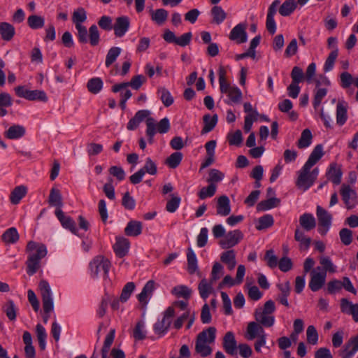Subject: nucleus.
<instances>
[{
	"label": "nucleus",
	"mask_w": 358,
	"mask_h": 358,
	"mask_svg": "<svg viewBox=\"0 0 358 358\" xmlns=\"http://www.w3.org/2000/svg\"><path fill=\"white\" fill-rule=\"evenodd\" d=\"M280 200L275 197H271L266 200L261 201L257 206L258 211H265L280 205Z\"/></svg>",
	"instance_id": "obj_36"
},
{
	"label": "nucleus",
	"mask_w": 358,
	"mask_h": 358,
	"mask_svg": "<svg viewBox=\"0 0 358 358\" xmlns=\"http://www.w3.org/2000/svg\"><path fill=\"white\" fill-rule=\"evenodd\" d=\"M88 39L90 43L92 46H96L99 44L100 41V35L98 27L96 24H92L89 28Z\"/></svg>",
	"instance_id": "obj_54"
},
{
	"label": "nucleus",
	"mask_w": 358,
	"mask_h": 358,
	"mask_svg": "<svg viewBox=\"0 0 358 358\" xmlns=\"http://www.w3.org/2000/svg\"><path fill=\"white\" fill-rule=\"evenodd\" d=\"M341 195L342 196V199L345 204L347 208L350 209L352 207L350 204V200L351 198H354L356 196L357 193L355 190H353L350 185L346 184H343L340 190Z\"/></svg>",
	"instance_id": "obj_26"
},
{
	"label": "nucleus",
	"mask_w": 358,
	"mask_h": 358,
	"mask_svg": "<svg viewBox=\"0 0 358 358\" xmlns=\"http://www.w3.org/2000/svg\"><path fill=\"white\" fill-rule=\"evenodd\" d=\"M243 238V234L240 230L230 231L220 241L219 244L222 248L228 249L237 245Z\"/></svg>",
	"instance_id": "obj_8"
},
{
	"label": "nucleus",
	"mask_w": 358,
	"mask_h": 358,
	"mask_svg": "<svg viewBox=\"0 0 358 358\" xmlns=\"http://www.w3.org/2000/svg\"><path fill=\"white\" fill-rule=\"evenodd\" d=\"M38 288L41 292L43 308L45 313V315L43 317V322L47 323L50 317V313L54 308L51 288L49 283L45 280H41L40 281Z\"/></svg>",
	"instance_id": "obj_3"
},
{
	"label": "nucleus",
	"mask_w": 358,
	"mask_h": 358,
	"mask_svg": "<svg viewBox=\"0 0 358 358\" xmlns=\"http://www.w3.org/2000/svg\"><path fill=\"white\" fill-rule=\"evenodd\" d=\"M338 55V48H336L333 50L328 55L324 64V71L329 72L331 71L334 68V63Z\"/></svg>",
	"instance_id": "obj_50"
},
{
	"label": "nucleus",
	"mask_w": 358,
	"mask_h": 358,
	"mask_svg": "<svg viewBox=\"0 0 358 358\" xmlns=\"http://www.w3.org/2000/svg\"><path fill=\"white\" fill-rule=\"evenodd\" d=\"M347 119V106L344 102L339 101L336 106V122L342 126L345 123Z\"/></svg>",
	"instance_id": "obj_39"
},
{
	"label": "nucleus",
	"mask_w": 358,
	"mask_h": 358,
	"mask_svg": "<svg viewBox=\"0 0 358 358\" xmlns=\"http://www.w3.org/2000/svg\"><path fill=\"white\" fill-rule=\"evenodd\" d=\"M171 293L177 297H182L187 300L191 296L192 289L186 285H178L172 289Z\"/></svg>",
	"instance_id": "obj_49"
},
{
	"label": "nucleus",
	"mask_w": 358,
	"mask_h": 358,
	"mask_svg": "<svg viewBox=\"0 0 358 358\" xmlns=\"http://www.w3.org/2000/svg\"><path fill=\"white\" fill-rule=\"evenodd\" d=\"M25 128L19 124H14L5 132V136L8 139H17L25 134Z\"/></svg>",
	"instance_id": "obj_30"
},
{
	"label": "nucleus",
	"mask_w": 358,
	"mask_h": 358,
	"mask_svg": "<svg viewBox=\"0 0 358 358\" xmlns=\"http://www.w3.org/2000/svg\"><path fill=\"white\" fill-rule=\"evenodd\" d=\"M217 214L223 217L227 216L231 213L230 200L226 195H222L217 199L216 206Z\"/></svg>",
	"instance_id": "obj_19"
},
{
	"label": "nucleus",
	"mask_w": 358,
	"mask_h": 358,
	"mask_svg": "<svg viewBox=\"0 0 358 358\" xmlns=\"http://www.w3.org/2000/svg\"><path fill=\"white\" fill-rule=\"evenodd\" d=\"M55 215L61 222L63 227L76 234L78 229L75 221L69 216H66L62 209L55 210Z\"/></svg>",
	"instance_id": "obj_15"
},
{
	"label": "nucleus",
	"mask_w": 358,
	"mask_h": 358,
	"mask_svg": "<svg viewBox=\"0 0 358 358\" xmlns=\"http://www.w3.org/2000/svg\"><path fill=\"white\" fill-rule=\"evenodd\" d=\"M339 236L342 243L345 245H349L352 241V231L347 228L341 229Z\"/></svg>",
	"instance_id": "obj_63"
},
{
	"label": "nucleus",
	"mask_w": 358,
	"mask_h": 358,
	"mask_svg": "<svg viewBox=\"0 0 358 358\" xmlns=\"http://www.w3.org/2000/svg\"><path fill=\"white\" fill-rule=\"evenodd\" d=\"M262 326V324L257 322H249L247 327V334L245 335V338L248 340H253L256 337H259L262 334H265Z\"/></svg>",
	"instance_id": "obj_20"
},
{
	"label": "nucleus",
	"mask_w": 358,
	"mask_h": 358,
	"mask_svg": "<svg viewBox=\"0 0 358 358\" xmlns=\"http://www.w3.org/2000/svg\"><path fill=\"white\" fill-rule=\"evenodd\" d=\"M277 286L280 291V294L277 296V301L285 306L289 307V304L288 303L287 298L289 296L291 291L289 282L287 281L284 284H278Z\"/></svg>",
	"instance_id": "obj_22"
},
{
	"label": "nucleus",
	"mask_w": 358,
	"mask_h": 358,
	"mask_svg": "<svg viewBox=\"0 0 358 358\" xmlns=\"http://www.w3.org/2000/svg\"><path fill=\"white\" fill-rule=\"evenodd\" d=\"M27 190V187L24 185H20L15 187L10 195V201L11 203L15 205L19 203L20 200L26 195Z\"/></svg>",
	"instance_id": "obj_33"
},
{
	"label": "nucleus",
	"mask_w": 358,
	"mask_h": 358,
	"mask_svg": "<svg viewBox=\"0 0 358 358\" xmlns=\"http://www.w3.org/2000/svg\"><path fill=\"white\" fill-rule=\"evenodd\" d=\"M342 171L336 167V164H331L327 173V177L335 185H339L341 182Z\"/></svg>",
	"instance_id": "obj_29"
},
{
	"label": "nucleus",
	"mask_w": 358,
	"mask_h": 358,
	"mask_svg": "<svg viewBox=\"0 0 358 358\" xmlns=\"http://www.w3.org/2000/svg\"><path fill=\"white\" fill-rule=\"evenodd\" d=\"M313 135L310 129H305L298 141L297 146L300 149L306 148L311 144Z\"/></svg>",
	"instance_id": "obj_46"
},
{
	"label": "nucleus",
	"mask_w": 358,
	"mask_h": 358,
	"mask_svg": "<svg viewBox=\"0 0 358 358\" xmlns=\"http://www.w3.org/2000/svg\"><path fill=\"white\" fill-rule=\"evenodd\" d=\"M227 139L229 145L239 146L243 141L241 131L238 129L233 134H229Z\"/></svg>",
	"instance_id": "obj_62"
},
{
	"label": "nucleus",
	"mask_w": 358,
	"mask_h": 358,
	"mask_svg": "<svg viewBox=\"0 0 358 358\" xmlns=\"http://www.w3.org/2000/svg\"><path fill=\"white\" fill-rule=\"evenodd\" d=\"M274 220L271 215L267 214L259 218L258 224L256 226L257 230H263L271 227Z\"/></svg>",
	"instance_id": "obj_52"
},
{
	"label": "nucleus",
	"mask_w": 358,
	"mask_h": 358,
	"mask_svg": "<svg viewBox=\"0 0 358 358\" xmlns=\"http://www.w3.org/2000/svg\"><path fill=\"white\" fill-rule=\"evenodd\" d=\"M110 267V262L101 255L95 257L90 263L91 275L93 278H97L101 271L104 278L108 277Z\"/></svg>",
	"instance_id": "obj_6"
},
{
	"label": "nucleus",
	"mask_w": 358,
	"mask_h": 358,
	"mask_svg": "<svg viewBox=\"0 0 358 358\" xmlns=\"http://www.w3.org/2000/svg\"><path fill=\"white\" fill-rule=\"evenodd\" d=\"M341 310L343 313L352 315L355 322H358V303L352 304L347 299H341Z\"/></svg>",
	"instance_id": "obj_17"
},
{
	"label": "nucleus",
	"mask_w": 358,
	"mask_h": 358,
	"mask_svg": "<svg viewBox=\"0 0 358 358\" xmlns=\"http://www.w3.org/2000/svg\"><path fill=\"white\" fill-rule=\"evenodd\" d=\"M136 285L133 282H127L123 287L120 296V300L122 303H125L129 299L131 294L135 289Z\"/></svg>",
	"instance_id": "obj_55"
},
{
	"label": "nucleus",
	"mask_w": 358,
	"mask_h": 358,
	"mask_svg": "<svg viewBox=\"0 0 358 358\" xmlns=\"http://www.w3.org/2000/svg\"><path fill=\"white\" fill-rule=\"evenodd\" d=\"M300 226L304 231H309L316 227V220L311 213H305L299 217Z\"/></svg>",
	"instance_id": "obj_23"
},
{
	"label": "nucleus",
	"mask_w": 358,
	"mask_h": 358,
	"mask_svg": "<svg viewBox=\"0 0 358 358\" xmlns=\"http://www.w3.org/2000/svg\"><path fill=\"white\" fill-rule=\"evenodd\" d=\"M87 20V13L83 8H78L76 10L72 16L73 22L76 26L77 24H81Z\"/></svg>",
	"instance_id": "obj_57"
},
{
	"label": "nucleus",
	"mask_w": 358,
	"mask_h": 358,
	"mask_svg": "<svg viewBox=\"0 0 358 358\" xmlns=\"http://www.w3.org/2000/svg\"><path fill=\"white\" fill-rule=\"evenodd\" d=\"M311 168L310 166L307 167V165L304 164L299 171L296 185L299 188L303 189V191L308 189L313 185L318 176V168H315L310 172Z\"/></svg>",
	"instance_id": "obj_5"
},
{
	"label": "nucleus",
	"mask_w": 358,
	"mask_h": 358,
	"mask_svg": "<svg viewBox=\"0 0 358 358\" xmlns=\"http://www.w3.org/2000/svg\"><path fill=\"white\" fill-rule=\"evenodd\" d=\"M310 277L308 285L313 292L320 290L325 284L327 275L324 271L313 269L310 271Z\"/></svg>",
	"instance_id": "obj_10"
},
{
	"label": "nucleus",
	"mask_w": 358,
	"mask_h": 358,
	"mask_svg": "<svg viewBox=\"0 0 358 358\" xmlns=\"http://www.w3.org/2000/svg\"><path fill=\"white\" fill-rule=\"evenodd\" d=\"M27 24L32 29H40L44 26L45 19L42 16L32 15L27 18Z\"/></svg>",
	"instance_id": "obj_51"
},
{
	"label": "nucleus",
	"mask_w": 358,
	"mask_h": 358,
	"mask_svg": "<svg viewBox=\"0 0 358 358\" xmlns=\"http://www.w3.org/2000/svg\"><path fill=\"white\" fill-rule=\"evenodd\" d=\"M26 252L28 254L25 263L27 273L31 276L41 268V259L47 255L48 251L44 244L30 241L27 243Z\"/></svg>",
	"instance_id": "obj_1"
},
{
	"label": "nucleus",
	"mask_w": 358,
	"mask_h": 358,
	"mask_svg": "<svg viewBox=\"0 0 358 358\" xmlns=\"http://www.w3.org/2000/svg\"><path fill=\"white\" fill-rule=\"evenodd\" d=\"M216 337V329L210 327L200 332L196 339L195 351L201 357H207L212 352V348L209 344L213 343Z\"/></svg>",
	"instance_id": "obj_2"
},
{
	"label": "nucleus",
	"mask_w": 358,
	"mask_h": 358,
	"mask_svg": "<svg viewBox=\"0 0 358 358\" xmlns=\"http://www.w3.org/2000/svg\"><path fill=\"white\" fill-rule=\"evenodd\" d=\"M144 322L139 321L136 323V327L133 331V336L137 341H141L145 338V331H143Z\"/></svg>",
	"instance_id": "obj_61"
},
{
	"label": "nucleus",
	"mask_w": 358,
	"mask_h": 358,
	"mask_svg": "<svg viewBox=\"0 0 358 358\" xmlns=\"http://www.w3.org/2000/svg\"><path fill=\"white\" fill-rule=\"evenodd\" d=\"M222 348L224 352L230 356L237 355V341L232 331H227L222 338Z\"/></svg>",
	"instance_id": "obj_9"
},
{
	"label": "nucleus",
	"mask_w": 358,
	"mask_h": 358,
	"mask_svg": "<svg viewBox=\"0 0 358 358\" xmlns=\"http://www.w3.org/2000/svg\"><path fill=\"white\" fill-rule=\"evenodd\" d=\"M320 263L322 266V268L320 266H317L315 269L318 271L335 273L336 266L332 263L331 259L329 257H321L320 258Z\"/></svg>",
	"instance_id": "obj_43"
},
{
	"label": "nucleus",
	"mask_w": 358,
	"mask_h": 358,
	"mask_svg": "<svg viewBox=\"0 0 358 358\" xmlns=\"http://www.w3.org/2000/svg\"><path fill=\"white\" fill-rule=\"evenodd\" d=\"M182 154L180 152H175L172 153L167 159H166V164L171 169H176L179 166L182 159Z\"/></svg>",
	"instance_id": "obj_53"
},
{
	"label": "nucleus",
	"mask_w": 358,
	"mask_h": 358,
	"mask_svg": "<svg viewBox=\"0 0 358 358\" xmlns=\"http://www.w3.org/2000/svg\"><path fill=\"white\" fill-rule=\"evenodd\" d=\"M294 239L299 243L300 250H307L312 241L311 238L306 236L304 232L299 227L295 229Z\"/></svg>",
	"instance_id": "obj_25"
},
{
	"label": "nucleus",
	"mask_w": 358,
	"mask_h": 358,
	"mask_svg": "<svg viewBox=\"0 0 358 358\" xmlns=\"http://www.w3.org/2000/svg\"><path fill=\"white\" fill-rule=\"evenodd\" d=\"M27 100L29 101H41L46 102L48 101V96L45 92L43 90H30Z\"/></svg>",
	"instance_id": "obj_58"
},
{
	"label": "nucleus",
	"mask_w": 358,
	"mask_h": 358,
	"mask_svg": "<svg viewBox=\"0 0 358 358\" xmlns=\"http://www.w3.org/2000/svg\"><path fill=\"white\" fill-rule=\"evenodd\" d=\"M171 324V320H166V318H162V320L157 321L153 327L155 332L159 335L164 336L167 333L170 326Z\"/></svg>",
	"instance_id": "obj_40"
},
{
	"label": "nucleus",
	"mask_w": 358,
	"mask_h": 358,
	"mask_svg": "<svg viewBox=\"0 0 358 358\" xmlns=\"http://www.w3.org/2000/svg\"><path fill=\"white\" fill-rule=\"evenodd\" d=\"M115 329H111L109 333L106 336L103 345L101 348V358H109L108 356L110 346L112 345L115 339Z\"/></svg>",
	"instance_id": "obj_35"
},
{
	"label": "nucleus",
	"mask_w": 358,
	"mask_h": 358,
	"mask_svg": "<svg viewBox=\"0 0 358 358\" xmlns=\"http://www.w3.org/2000/svg\"><path fill=\"white\" fill-rule=\"evenodd\" d=\"M324 155L323 146L322 144L317 145L310 153L305 164L313 167Z\"/></svg>",
	"instance_id": "obj_28"
},
{
	"label": "nucleus",
	"mask_w": 358,
	"mask_h": 358,
	"mask_svg": "<svg viewBox=\"0 0 358 358\" xmlns=\"http://www.w3.org/2000/svg\"><path fill=\"white\" fill-rule=\"evenodd\" d=\"M142 223L140 221L131 220L124 228V234L129 236H137L142 232Z\"/></svg>",
	"instance_id": "obj_27"
},
{
	"label": "nucleus",
	"mask_w": 358,
	"mask_h": 358,
	"mask_svg": "<svg viewBox=\"0 0 358 358\" xmlns=\"http://www.w3.org/2000/svg\"><path fill=\"white\" fill-rule=\"evenodd\" d=\"M130 27L129 17L123 15L115 19L113 24L114 34L116 37L121 38L127 32Z\"/></svg>",
	"instance_id": "obj_12"
},
{
	"label": "nucleus",
	"mask_w": 358,
	"mask_h": 358,
	"mask_svg": "<svg viewBox=\"0 0 358 358\" xmlns=\"http://www.w3.org/2000/svg\"><path fill=\"white\" fill-rule=\"evenodd\" d=\"M103 83L100 78H93L88 80L87 88L88 91L94 94H96L101 92L103 88Z\"/></svg>",
	"instance_id": "obj_41"
},
{
	"label": "nucleus",
	"mask_w": 358,
	"mask_h": 358,
	"mask_svg": "<svg viewBox=\"0 0 358 358\" xmlns=\"http://www.w3.org/2000/svg\"><path fill=\"white\" fill-rule=\"evenodd\" d=\"M48 203L50 206L57 207L56 209H61L63 206L62 196L59 189L52 188L50 192Z\"/></svg>",
	"instance_id": "obj_31"
},
{
	"label": "nucleus",
	"mask_w": 358,
	"mask_h": 358,
	"mask_svg": "<svg viewBox=\"0 0 358 358\" xmlns=\"http://www.w3.org/2000/svg\"><path fill=\"white\" fill-rule=\"evenodd\" d=\"M307 341L310 344L315 345L318 341V334L314 326L310 325L306 330Z\"/></svg>",
	"instance_id": "obj_64"
},
{
	"label": "nucleus",
	"mask_w": 358,
	"mask_h": 358,
	"mask_svg": "<svg viewBox=\"0 0 358 358\" xmlns=\"http://www.w3.org/2000/svg\"><path fill=\"white\" fill-rule=\"evenodd\" d=\"M296 8L294 0H286L279 8V13L282 16L290 15Z\"/></svg>",
	"instance_id": "obj_45"
},
{
	"label": "nucleus",
	"mask_w": 358,
	"mask_h": 358,
	"mask_svg": "<svg viewBox=\"0 0 358 358\" xmlns=\"http://www.w3.org/2000/svg\"><path fill=\"white\" fill-rule=\"evenodd\" d=\"M316 215L318 220V224L320 227H330L331 224L332 216L324 208L320 206H317Z\"/></svg>",
	"instance_id": "obj_21"
},
{
	"label": "nucleus",
	"mask_w": 358,
	"mask_h": 358,
	"mask_svg": "<svg viewBox=\"0 0 358 358\" xmlns=\"http://www.w3.org/2000/svg\"><path fill=\"white\" fill-rule=\"evenodd\" d=\"M19 237L17 229L15 227H11L4 231L1 239L6 244H13L19 240Z\"/></svg>",
	"instance_id": "obj_38"
},
{
	"label": "nucleus",
	"mask_w": 358,
	"mask_h": 358,
	"mask_svg": "<svg viewBox=\"0 0 358 358\" xmlns=\"http://www.w3.org/2000/svg\"><path fill=\"white\" fill-rule=\"evenodd\" d=\"M215 282L211 281V278L208 281L206 278H203L198 285V290L201 297L206 300L213 291V284Z\"/></svg>",
	"instance_id": "obj_24"
},
{
	"label": "nucleus",
	"mask_w": 358,
	"mask_h": 358,
	"mask_svg": "<svg viewBox=\"0 0 358 358\" xmlns=\"http://www.w3.org/2000/svg\"><path fill=\"white\" fill-rule=\"evenodd\" d=\"M246 27L245 24H238L231 29L229 38L231 41H235L238 44L245 43L248 39L247 33L245 31Z\"/></svg>",
	"instance_id": "obj_13"
},
{
	"label": "nucleus",
	"mask_w": 358,
	"mask_h": 358,
	"mask_svg": "<svg viewBox=\"0 0 358 358\" xmlns=\"http://www.w3.org/2000/svg\"><path fill=\"white\" fill-rule=\"evenodd\" d=\"M155 288V282L154 280H150L147 282L144 285L141 292L138 294L137 298L139 302L142 304L143 308H145L148 303V297L152 294Z\"/></svg>",
	"instance_id": "obj_16"
},
{
	"label": "nucleus",
	"mask_w": 358,
	"mask_h": 358,
	"mask_svg": "<svg viewBox=\"0 0 358 358\" xmlns=\"http://www.w3.org/2000/svg\"><path fill=\"white\" fill-rule=\"evenodd\" d=\"M358 351V334L352 337L343 346V348L339 352L342 358H352Z\"/></svg>",
	"instance_id": "obj_14"
},
{
	"label": "nucleus",
	"mask_w": 358,
	"mask_h": 358,
	"mask_svg": "<svg viewBox=\"0 0 358 358\" xmlns=\"http://www.w3.org/2000/svg\"><path fill=\"white\" fill-rule=\"evenodd\" d=\"M157 94L159 95L160 100L166 107H169L173 104L174 99L166 88L164 87H158Z\"/></svg>",
	"instance_id": "obj_42"
},
{
	"label": "nucleus",
	"mask_w": 358,
	"mask_h": 358,
	"mask_svg": "<svg viewBox=\"0 0 358 358\" xmlns=\"http://www.w3.org/2000/svg\"><path fill=\"white\" fill-rule=\"evenodd\" d=\"M216 185L213 183H210L208 186L201 188L198 193L199 199H205L213 196L216 192Z\"/></svg>",
	"instance_id": "obj_56"
},
{
	"label": "nucleus",
	"mask_w": 358,
	"mask_h": 358,
	"mask_svg": "<svg viewBox=\"0 0 358 358\" xmlns=\"http://www.w3.org/2000/svg\"><path fill=\"white\" fill-rule=\"evenodd\" d=\"M275 310V303L272 300L267 301L262 308H257L255 313V317L257 322L264 327H272L275 322L273 316H271Z\"/></svg>",
	"instance_id": "obj_4"
},
{
	"label": "nucleus",
	"mask_w": 358,
	"mask_h": 358,
	"mask_svg": "<svg viewBox=\"0 0 358 358\" xmlns=\"http://www.w3.org/2000/svg\"><path fill=\"white\" fill-rule=\"evenodd\" d=\"M168 12L164 8H159L151 12V19L157 24H163L168 17Z\"/></svg>",
	"instance_id": "obj_44"
},
{
	"label": "nucleus",
	"mask_w": 358,
	"mask_h": 358,
	"mask_svg": "<svg viewBox=\"0 0 358 358\" xmlns=\"http://www.w3.org/2000/svg\"><path fill=\"white\" fill-rule=\"evenodd\" d=\"M146 82V78L143 75H136L132 77L129 82H127L128 87L134 90H138Z\"/></svg>",
	"instance_id": "obj_60"
},
{
	"label": "nucleus",
	"mask_w": 358,
	"mask_h": 358,
	"mask_svg": "<svg viewBox=\"0 0 358 358\" xmlns=\"http://www.w3.org/2000/svg\"><path fill=\"white\" fill-rule=\"evenodd\" d=\"M213 22L217 24H221L225 20L227 14L221 6L215 5L211 9Z\"/></svg>",
	"instance_id": "obj_47"
},
{
	"label": "nucleus",
	"mask_w": 358,
	"mask_h": 358,
	"mask_svg": "<svg viewBox=\"0 0 358 358\" xmlns=\"http://www.w3.org/2000/svg\"><path fill=\"white\" fill-rule=\"evenodd\" d=\"M143 171L144 174L146 173L154 176L157 173V167L156 163L150 157H148L145 160V165L141 169Z\"/></svg>",
	"instance_id": "obj_59"
},
{
	"label": "nucleus",
	"mask_w": 358,
	"mask_h": 358,
	"mask_svg": "<svg viewBox=\"0 0 358 358\" xmlns=\"http://www.w3.org/2000/svg\"><path fill=\"white\" fill-rule=\"evenodd\" d=\"M150 115V110H141L136 112L134 116L140 122H143L146 118V134L148 136V142L152 143L153 137L156 134V123L153 117H149Z\"/></svg>",
	"instance_id": "obj_7"
},
{
	"label": "nucleus",
	"mask_w": 358,
	"mask_h": 358,
	"mask_svg": "<svg viewBox=\"0 0 358 358\" xmlns=\"http://www.w3.org/2000/svg\"><path fill=\"white\" fill-rule=\"evenodd\" d=\"M0 34L3 40L9 41L15 35V28L8 22H1Z\"/></svg>",
	"instance_id": "obj_34"
},
{
	"label": "nucleus",
	"mask_w": 358,
	"mask_h": 358,
	"mask_svg": "<svg viewBox=\"0 0 358 358\" xmlns=\"http://www.w3.org/2000/svg\"><path fill=\"white\" fill-rule=\"evenodd\" d=\"M122 52L119 47L110 48L106 55L105 65L106 67H110L117 59Z\"/></svg>",
	"instance_id": "obj_48"
},
{
	"label": "nucleus",
	"mask_w": 358,
	"mask_h": 358,
	"mask_svg": "<svg viewBox=\"0 0 358 358\" xmlns=\"http://www.w3.org/2000/svg\"><path fill=\"white\" fill-rule=\"evenodd\" d=\"M187 271L189 274H194L198 270L197 259L196 255L191 248L187 249Z\"/></svg>",
	"instance_id": "obj_37"
},
{
	"label": "nucleus",
	"mask_w": 358,
	"mask_h": 358,
	"mask_svg": "<svg viewBox=\"0 0 358 358\" xmlns=\"http://www.w3.org/2000/svg\"><path fill=\"white\" fill-rule=\"evenodd\" d=\"M130 243L129 240L124 237H117L116 242L113 245L115 255L122 258L124 257L129 248Z\"/></svg>",
	"instance_id": "obj_18"
},
{
	"label": "nucleus",
	"mask_w": 358,
	"mask_h": 358,
	"mask_svg": "<svg viewBox=\"0 0 358 358\" xmlns=\"http://www.w3.org/2000/svg\"><path fill=\"white\" fill-rule=\"evenodd\" d=\"M280 0H275L269 6L266 15V27L271 34H274L276 31V24L274 20V15L277 12V8L280 5Z\"/></svg>",
	"instance_id": "obj_11"
},
{
	"label": "nucleus",
	"mask_w": 358,
	"mask_h": 358,
	"mask_svg": "<svg viewBox=\"0 0 358 358\" xmlns=\"http://www.w3.org/2000/svg\"><path fill=\"white\" fill-rule=\"evenodd\" d=\"M203 121L204 127L201 132L202 135L211 131L215 128L217 122V115H214L211 117L209 114H206L203 117Z\"/></svg>",
	"instance_id": "obj_32"
}]
</instances>
